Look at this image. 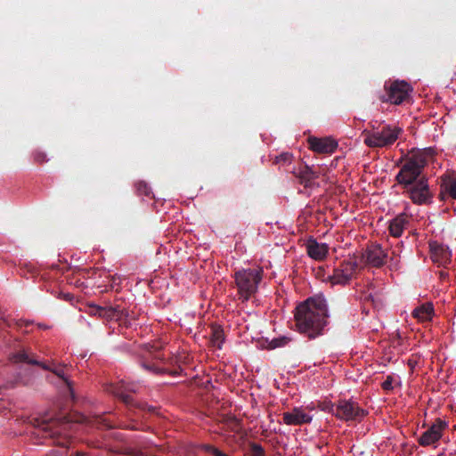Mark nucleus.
<instances>
[{"label": "nucleus", "mask_w": 456, "mask_h": 456, "mask_svg": "<svg viewBox=\"0 0 456 456\" xmlns=\"http://www.w3.org/2000/svg\"><path fill=\"white\" fill-rule=\"evenodd\" d=\"M433 313V305L429 303H427L415 308L412 313V315L419 322H428L431 320Z\"/></svg>", "instance_id": "obj_17"}, {"label": "nucleus", "mask_w": 456, "mask_h": 456, "mask_svg": "<svg viewBox=\"0 0 456 456\" xmlns=\"http://www.w3.org/2000/svg\"><path fill=\"white\" fill-rule=\"evenodd\" d=\"M441 186L444 192L456 199V179L454 177L450 175L444 176Z\"/></svg>", "instance_id": "obj_18"}, {"label": "nucleus", "mask_w": 456, "mask_h": 456, "mask_svg": "<svg viewBox=\"0 0 456 456\" xmlns=\"http://www.w3.org/2000/svg\"><path fill=\"white\" fill-rule=\"evenodd\" d=\"M335 415L344 420H354L364 416V411L350 401H340L336 407Z\"/></svg>", "instance_id": "obj_8"}, {"label": "nucleus", "mask_w": 456, "mask_h": 456, "mask_svg": "<svg viewBox=\"0 0 456 456\" xmlns=\"http://www.w3.org/2000/svg\"><path fill=\"white\" fill-rule=\"evenodd\" d=\"M53 370V373H55L58 377L61 378L62 379L65 380V382L67 383L68 386H69V383L68 382V380L66 379L65 378V374H64V370L62 367H60V366H54L53 369H51Z\"/></svg>", "instance_id": "obj_24"}, {"label": "nucleus", "mask_w": 456, "mask_h": 456, "mask_svg": "<svg viewBox=\"0 0 456 456\" xmlns=\"http://www.w3.org/2000/svg\"><path fill=\"white\" fill-rule=\"evenodd\" d=\"M387 257V253L379 245H371L366 249L364 254L366 262L374 267L383 265Z\"/></svg>", "instance_id": "obj_13"}, {"label": "nucleus", "mask_w": 456, "mask_h": 456, "mask_svg": "<svg viewBox=\"0 0 456 456\" xmlns=\"http://www.w3.org/2000/svg\"><path fill=\"white\" fill-rule=\"evenodd\" d=\"M13 359L17 362H29V363H34V364L37 363V362L30 360L28 353L25 351H21V352L14 354Z\"/></svg>", "instance_id": "obj_22"}, {"label": "nucleus", "mask_w": 456, "mask_h": 456, "mask_svg": "<svg viewBox=\"0 0 456 456\" xmlns=\"http://www.w3.org/2000/svg\"><path fill=\"white\" fill-rule=\"evenodd\" d=\"M430 256L434 263L439 266H446L451 262L452 253L447 246L437 241L429 243Z\"/></svg>", "instance_id": "obj_11"}, {"label": "nucleus", "mask_w": 456, "mask_h": 456, "mask_svg": "<svg viewBox=\"0 0 456 456\" xmlns=\"http://www.w3.org/2000/svg\"><path fill=\"white\" fill-rule=\"evenodd\" d=\"M409 223V216L406 214H400L395 216L389 224L390 234L394 237H400Z\"/></svg>", "instance_id": "obj_15"}, {"label": "nucleus", "mask_w": 456, "mask_h": 456, "mask_svg": "<svg viewBox=\"0 0 456 456\" xmlns=\"http://www.w3.org/2000/svg\"><path fill=\"white\" fill-rule=\"evenodd\" d=\"M408 193L415 204H428L432 200V193L426 178H419L417 182L411 184Z\"/></svg>", "instance_id": "obj_6"}, {"label": "nucleus", "mask_w": 456, "mask_h": 456, "mask_svg": "<svg viewBox=\"0 0 456 456\" xmlns=\"http://www.w3.org/2000/svg\"><path fill=\"white\" fill-rule=\"evenodd\" d=\"M400 378L397 375H389L387 377L385 381L382 383V387L385 390L393 389L395 386L399 385Z\"/></svg>", "instance_id": "obj_21"}, {"label": "nucleus", "mask_w": 456, "mask_h": 456, "mask_svg": "<svg viewBox=\"0 0 456 456\" xmlns=\"http://www.w3.org/2000/svg\"><path fill=\"white\" fill-rule=\"evenodd\" d=\"M111 393L122 398V400L126 403L130 401V396L128 395H124L123 392H121L118 388H113Z\"/></svg>", "instance_id": "obj_26"}, {"label": "nucleus", "mask_w": 456, "mask_h": 456, "mask_svg": "<svg viewBox=\"0 0 456 456\" xmlns=\"http://www.w3.org/2000/svg\"><path fill=\"white\" fill-rule=\"evenodd\" d=\"M432 152L431 149L419 150L408 156L396 175L398 183L408 187L419 178H425L422 176V171L432 158Z\"/></svg>", "instance_id": "obj_2"}, {"label": "nucleus", "mask_w": 456, "mask_h": 456, "mask_svg": "<svg viewBox=\"0 0 456 456\" xmlns=\"http://www.w3.org/2000/svg\"><path fill=\"white\" fill-rule=\"evenodd\" d=\"M291 154H289V152H284V153H281V155L277 156L276 157V162L277 163H280V162H290L291 160Z\"/></svg>", "instance_id": "obj_25"}, {"label": "nucleus", "mask_w": 456, "mask_h": 456, "mask_svg": "<svg viewBox=\"0 0 456 456\" xmlns=\"http://www.w3.org/2000/svg\"><path fill=\"white\" fill-rule=\"evenodd\" d=\"M306 250L311 258L322 261L328 255L329 246L326 243H321L315 240H308L306 242Z\"/></svg>", "instance_id": "obj_14"}, {"label": "nucleus", "mask_w": 456, "mask_h": 456, "mask_svg": "<svg viewBox=\"0 0 456 456\" xmlns=\"http://www.w3.org/2000/svg\"><path fill=\"white\" fill-rule=\"evenodd\" d=\"M446 427V422L436 419V422L422 434L419 439V443L423 446L434 444L442 437V433Z\"/></svg>", "instance_id": "obj_10"}, {"label": "nucleus", "mask_w": 456, "mask_h": 456, "mask_svg": "<svg viewBox=\"0 0 456 456\" xmlns=\"http://www.w3.org/2000/svg\"><path fill=\"white\" fill-rule=\"evenodd\" d=\"M357 268L356 258L350 256L337 266L328 279L332 285H345L354 276Z\"/></svg>", "instance_id": "obj_5"}, {"label": "nucleus", "mask_w": 456, "mask_h": 456, "mask_svg": "<svg viewBox=\"0 0 456 456\" xmlns=\"http://www.w3.org/2000/svg\"><path fill=\"white\" fill-rule=\"evenodd\" d=\"M224 342V331L219 326L211 327V343L220 349Z\"/></svg>", "instance_id": "obj_19"}, {"label": "nucleus", "mask_w": 456, "mask_h": 456, "mask_svg": "<svg viewBox=\"0 0 456 456\" xmlns=\"http://www.w3.org/2000/svg\"><path fill=\"white\" fill-rule=\"evenodd\" d=\"M255 454L256 456H262L263 454V450L261 447L257 446L255 448Z\"/></svg>", "instance_id": "obj_27"}, {"label": "nucleus", "mask_w": 456, "mask_h": 456, "mask_svg": "<svg viewBox=\"0 0 456 456\" xmlns=\"http://www.w3.org/2000/svg\"><path fill=\"white\" fill-rule=\"evenodd\" d=\"M313 416L303 407H295L282 415L284 424L289 426H298L310 423Z\"/></svg>", "instance_id": "obj_9"}, {"label": "nucleus", "mask_w": 456, "mask_h": 456, "mask_svg": "<svg viewBox=\"0 0 456 456\" xmlns=\"http://www.w3.org/2000/svg\"><path fill=\"white\" fill-rule=\"evenodd\" d=\"M328 309L325 298L317 295L300 304L295 313L297 330L309 338H315L327 323Z\"/></svg>", "instance_id": "obj_1"}, {"label": "nucleus", "mask_w": 456, "mask_h": 456, "mask_svg": "<svg viewBox=\"0 0 456 456\" xmlns=\"http://www.w3.org/2000/svg\"><path fill=\"white\" fill-rule=\"evenodd\" d=\"M401 129L395 126H384L381 129L364 132V143L369 147H386L394 143Z\"/></svg>", "instance_id": "obj_4"}, {"label": "nucleus", "mask_w": 456, "mask_h": 456, "mask_svg": "<svg viewBox=\"0 0 456 456\" xmlns=\"http://www.w3.org/2000/svg\"><path fill=\"white\" fill-rule=\"evenodd\" d=\"M298 176L304 183H309L312 180L318 177L317 173L313 170L310 167L305 166L302 170H300Z\"/></svg>", "instance_id": "obj_20"}, {"label": "nucleus", "mask_w": 456, "mask_h": 456, "mask_svg": "<svg viewBox=\"0 0 456 456\" xmlns=\"http://www.w3.org/2000/svg\"><path fill=\"white\" fill-rule=\"evenodd\" d=\"M262 274L261 268L242 269L235 273L234 278L240 299L248 300L256 292Z\"/></svg>", "instance_id": "obj_3"}, {"label": "nucleus", "mask_w": 456, "mask_h": 456, "mask_svg": "<svg viewBox=\"0 0 456 456\" xmlns=\"http://www.w3.org/2000/svg\"><path fill=\"white\" fill-rule=\"evenodd\" d=\"M202 448L205 451L213 454L214 456H225V454L224 452H222L221 451H219L218 449H216L211 445L204 444V445H202Z\"/></svg>", "instance_id": "obj_23"}, {"label": "nucleus", "mask_w": 456, "mask_h": 456, "mask_svg": "<svg viewBox=\"0 0 456 456\" xmlns=\"http://www.w3.org/2000/svg\"><path fill=\"white\" fill-rule=\"evenodd\" d=\"M411 91V88L406 82L395 81L387 87L385 100L394 104H400L409 97Z\"/></svg>", "instance_id": "obj_7"}, {"label": "nucleus", "mask_w": 456, "mask_h": 456, "mask_svg": "<svg viewBox=\"0 0 456 456\" xmlns=\"http://www.w3.org/2000/svg\"><path fill=\"white\" fill-rule=\"evenodd\" d=\"M308 142L310 149L318 153H331L338 147L337 142L330 137H310Z\"/></svg>", "instance_id": "obj_12"}, {"label": "nucleus", "mask_w": 456, "mask_h": 456, "mask_svg": "<svg viewBox=\"0 0 456 456\" xmlns=\"http://www.w3.org/2000/svg\"><path fill=\"white\" fill-rule=\"evenodd\" d=\"M88 314L91 315H98L99 317L105 319H112L118 315V311L112 306L102 307L99 305H89Z\"/></svg>", "instance_id": "obj_16"}]
</instances>
